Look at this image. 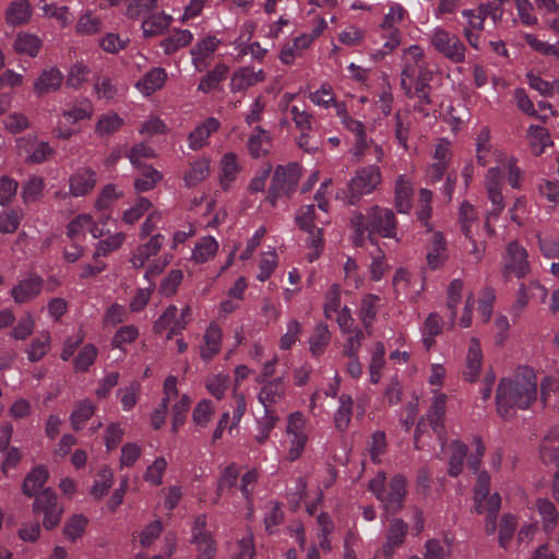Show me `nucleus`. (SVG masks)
I'll return each instance as SVG.
<instances>
[{
	"label": "nucleus",
	"instance_id": "nucleus-5",
	"mask_svg": "<svg viewBox=\"0 0 559 559\" xmlns=\"http://www.w3.org/2000/svg\"><path fill=\"white\" fill-rule=\"evenodd\" d=\"M381 182L382 174L377 165L359 167L347 183V202L352 205L357 204L364 195L374 192Z\"/></svg>",
	"mask_w": 559,
	"mask_h": 559
},
{
	"label": "nucleus",
	"instance_id": "nucleus-50",
	"mask_svg": "<svg viewBox=\"0 0 559 559\" xmlns=\"http://www.w3.org/2000/svg\"><path fill=\"white\" fill-rule=\"evenodd\" d=\"M123 123L124 120L114 111L103 114L95 124V133L100 138L111 135L120 130Z\"/></svg>",
	"mask_w": 559,
	"mask_h": 559
},
{
	"label": "nucleus",
	"instance_id": "nucleus-32",
	"mask_svg": "<svg viewBox=\"0 0 559 559\" xmlns=\"http://www.w3.org/2000/svg\"><path fill=\"white\" fill-rule=\"evenodd\" d=\"M62 117L69 123H78L83 120H91L94 115V106L88 98L75 99L62 110Z\"/></svg>",
	"mask_w": 559,
	"mask_h": 559
},
{
	"label": "nucleus",
	"instance_id": "nucleus-51",
	"mask_svg": "<svg viewBox=\"0 0 559 559\" xmlns=\"http://www.w3.org/2000/svg\"><path fill=\"white\" fill-rule=\"evenodd\" d=\"M192 39L193 35L189 31L176 29L174 33L162 40L160 46L166 55H171L180 48L189 46Z\"/></svg>",
	"mask_w": 559,
	"mask_h": 559
},
{
	"label": "nucleus",
	"instance_id": "nucleus-35",
	"mask_svg": "<svg viewBox=\"0 0 559 559\" xmlns=\"http://www.w3.org/2000/svg\"><path fill=\"white\" fill-rule=\"evenodd\" d=\"M483 366V354L480 349V345L477 338L472 337L468 352L466 355V369L464 371V377L467 381L474 382L481 370Z\"/></svg>",
	"mask_w": 559,
	"mask_h": 559
},
{
	"label": "nucleus",
	"instance_id": "nucleus-55",
	"mask_svg": "<svg viewBox=\"0 0 559 559\" xmlns=\"http://www.w3.org/2000/svg\"><path fill=\"white\" fill-rule=\"evenodd\" d=\"M464 283L462 280H453L448 287L447 307L450 310L449 324L452 329L456 319V307L462 299Z\"/></svg>",
	"mask_w": 559,
	"mask_h": 559
},
{
	"label": "nucleus",
	"instance_id": "nucleus-44",
	"mask_svg": "<svg viewBox=\"0 0 559 559\" xmlns=\"http://www.w3.org/2000/svg\"><path fill=\"white\" fill-rule=\"evenodd\" d=\"M136 168L140 169V175L134 180V189L136 192L153 190L164 178L163 174L151 165H143Z\"/></svg>",
	"mask_w": 559,
	"mask_h": 559
},
{
	"label": "nucleus",
	"instance_id": "nucleus-18",
	"mask_svg": "<svg viewBox=\"0 0 559 559\" xmlns=\"http://www.w3.org/2000/svg\"><path fill=\"white\" fill-rule=\"evenodd\" d=\"M394 207L401 214H408L413 207L414 183L406 175L396 177L394 183Z\"/></svg>",
	"mask_w": 559,
	"mask_h": 559
},
{
	"label": "nucleus",
	"instance_id": "nucleus-8",
	"mask_svg": "<svg viewBox=\"0 0 559 559\" xmlns=\"http://www.w3.org/2000/svg\"><path fill=\"white\" fill-rule=\"evenodd\" d=\"M305 428L306 419L301 412H294L288 416L286 425L288 449L285 459L289 462L300 459L306 449L308 436Z\"/></svg>",
	"mask_w": 559,
	"mask_h": 559
},
{
	"label": "nucleus",
	"instance_id": "nucleus-63",
	"mask_svg": "<svg viewBox=\"0 0 559 559\" xmlns=\"http://www.w3.org/2000/svg\"><path fill=\"white\" fill-rule=\"evenodd\" d=\"M469 112L465 105H451L443 117V120L451 127L452 131L460 130L468 119Z\"/></svg>",
	"mask_w": 559,
	"mask_h": 559
},
{
	"label": "nucleus",
	"instance_id": "nucleus-4",
	"mask_svg": "<svg viewBox=\"0 0 559 559\" xmlns=\"http://www.w3.org/2000/svg\"><path fill=\"white\" fill-rule=\"evenodd\" d=\"M432 79L433 71L429 69L424 49L418 45L405 48L402 55L401 86Z\"/></svg>",
	"mask_w": 559,
	"mask_h": 559
},
{
	"label": "nucleus",
	"instance_id": "nucleus-27",
	"mask_svg": "<svg viewBox=\"0 0 559 559\" xmlns=\"http://www.w3.org/2000/svg\"><path fill=\"white\" fill-rule=\"evenodd\" d=\"M164 236L156 234L133 252L130 262L134 269H142L151 257L156 255L163 247Z\"/></svg>",
	"mask_w": 559,
	"mask_h": 559
},
{
	"label": "nucleus",
	"instance_id": "nucleus-58",
	"mask_svg": "<svg viewBox=\"0 0 559 559\" xmlns=\"http://www.w3.org/2000/svg\"><path fill=\"white\" fill-rule=\"evenodd\" d=\"M103 28L102 20L93 12L87 11L80 16L75 25V32L82 36H91L99 33Z\"/></svg>",
	"mask_w": 559,
	"mask_h": 559
},
{
	"label": "nucleus",
	"instance_id": "nucleus-38",
	"mask_svg": "<svg viewBox=\"0 0 559 559\" xmlns=\"http://www.w3.org/2000/svg\"><path fill=\"white\" fill-rule=\"evenodd\" d=\"M167 80V73L163 68H153L138 81V90L145 96H150L160 90Z\"/></svg>",
	"mask_w": 559,
	"mask_h": 559
},
{
	"label": "nucleus",
	"instance_id": "nucleus-52",
	"mask_svg": "<svg viewBox=\"0 0 559 559\" xmlns=\"http://www.w3.org/2000/svg\"><path fill=\"white\" fill-rule=\"evenodd\" d=\"M442 318L436 312L430 313L425 320L423 326V344L427 350L435 345V337L442 332Z\"/></svg>",
	"mask_w": 559,
	"mask_h": 559
},
{
	"label": "nucleus",
	"instance_id": "nucleus-47",
	"mask_svg": "<svg viewBox=\"0 0 559 559\" xmlns=\"http://www.w3.org/2000/svg\"><path fill=\"white\" fill-rule=\"evenodd\" d=\"M173 19L165 13H151L144 21H142L143 34L147 37L160 35L168 28Z\"/></svg>",
	"mask_w": 559,
	"mask_h": 559
},
{
	"label": "nucleus",
	"instance_id": "nucleus-3",
	"mask_svg": "<svg viewBox=\"0 0 559 559\" xmlns=\"http://www.w3.org/2000/svg\"><path fill=\"white\" fill-rule=\"evenodd\" d=\"M301 176V167L297 163L277 166L269 188L267 201L273 207L280 202L286 203L296 191Z\"/></svg>",
	"mask_w": 559,
	"mask_h": 559
},
{
	"label": "nucleus",
	"instance_id": "nucleus-6",
	"mask_svg": "<svg viewBox=\"0 0 559 559\" xmlns=\"http://www.w3.org/2000/svg\"><path fill=\"white\" fill-rule=\"evenodd\" d=\"M32 511L36 516L43 518L44 528L51 531L60 524L64 509L56 492L47 488L36 495Z\"/></svg>",
	"mask_w": 559,
	"mask_h": 559
},
{
	"label": "nucleus",
	"instance_id": "nucleus-33",
	"mask_svg": "<svg viewBox=\"0 0 559 559\" xmlns=\"http://www.w3.org/2000/svg\"><path fill=\"white\" fill-rule=\"evenodd\" d=\"M459 222L466 238L480 234V221L475 207L469 202H463L459 209Z\"/></svg>",
	"mask_w": 559,
	"mask_h": 559
},
{
	"label": "nucleus",
	"instance_id": "nucleus-30",
	"mask_svg": "<svg viewBox=\"0 0 559 559\" xmlns=\"http://www.w3.org/2000/svg\"><path fill=\"white\" fill-rule=\"evenodd\" d=\"M241 171V166L235 153L228 152L219 160L218 181L223 190H228Z\"/></svg>",
	"mask_w": 559,
	"mask_h": 559
},
{
	"label": "nucleus",
	"instance_id": "nucleus-37",
	"mask_svg": "<svg viewBox=\"0 0 559 559\" xmlns=\"http://www.w3.org/2000/svg\"><path fill=\"white\" fill-rule=\"evenodd\" d=\"M240 472V467L236 463H230L222 471L217 479L214 503H217L223 496L234 491Z\"/></svg>",
	"mask_w": 559,
	"mask_h": 559
},
{
	"label": "nucleus",
	"instance_id": "nucleus-42",
	"mask_svg": "<svg viewBox=\"0 0 559 559\" xmlns=\"http://www.w3.org/2000/svg\"><path fill=\"white\" fill-rule=\"evenodd\" d=\"M272 148V139L267 131L257 127L248 139V150L252 157L259 158L266 155Z\"/></svg>",
	"mask_w": 559,
	"mask_h": 559
},
{
	"label": "nucleus",
	"instance_id": "nucleus-20",
	"mask_svg": "<svg viewBox=\"0 0 559 559\" xmlns=\"http://www.w3.org/2000/svg\"><path fill=\"white\" fill-rule=\"evenodd\" d=\"M476 511L479 514L486 513L485 532L487 535H492L497 530L496 519L501 507V498L499 493L491 496L477 497Z\"/></svg>",
	"mask_w": 559,
	"mask_h": 559
},
{
	"label": "nucleus",
	"instance_id": "nucleus-43",
	"mask_svg": "<svg viewBox=\"0 0 559 559\" xmlns=\"http://www.w3.org/2000/svg\"><path fill=\"white\" fill-rule=\"evenodd\" d=\"M48 469L40 465L33 468L25 477L22 484V491L27 497L38 495V490L44 487L48 479Z\"/></svg>",
	"mask_w": 559,
	"mask_h": 559
},
{
	"label": "nucleus",
	"instance_id": "nucleus-57",
	"mask_svg": "<svg viewBox=\"0 0 559 559\" xmlns=\"http://www.w3.org/2000/svg\"><path fill=\"white\" fill-rule=\"evenodd\" d=\"M392 285L396 298H413L412 274L404 267H399L393 276Z\"/></svg>",
	"mask_w": 559,
	"mask_h": 559
},
{
	"label": "nucleus",
	"instance_id": "nucleus-61",
	"mask_svg": "<svg viewBox=\"0 0 559 559\" xmlns=\"http://www.w3.org/2000/svg\"><path fill=\"white\" fill-rule=\"evenodd\" d=\"M174 405L171 406V415H173V431L176 432L186 421L187 413L191 405V400L187 394L180 395L178 393V397H175Z\"/></svg>",
	"mask_w": 559,
	"mask_h": 559
},
{
	"label": "nucleus",
	"instance_id": "nucleus-10",
	"mask_svg": "<svg viewBox=\"0 0 559 559\" xmlns=\"http://www.w3.org/2000/svg\"><path fill=\"white\" fill-rule=\"evenodd\" d=\"M430 82L431 81H421L401 86L408 99H416L414 110L425 118H436L438 112L431 98L432 88Z\"/></svg>",
	"mask_w": 559,
	"mask_h": 559
},
{
	"label": "nucleus",
	"instance_id": "nucleus-19",
	"mask_svg": "<svg viewBox=\"0 0 559 559\" xmlns=\"http://www.w3.org/2000/svg\"><path fill=\"white\" fill-rule=\"evenodd\" d=\"M96 173L91 167L78 168L69 178V190L73 197H83L96 186Z\"/></svg>",
	"mask_w": 559,
	"mask_h": 559
},
{
	"label": "nucleus",
	"instance_id": "nucleus-25",
	"mask_svg": "<svg viewBox=\"0 0 559 559\" xmlns=\"http://www.w3.org/2000/svg\"><path fill=\"white\" fill-rule=\"evenodd\" d=\"M448 259L447 240L441 231H435L426 254L427 264L431 270H437L442 267Z\"/></svg>",
	"mask_w": 559,
	"mask_h": 559
},
{
	"label": "nucleus",
	"instance_id": "nucleus-23",
	"mask_svg": "<svg viewBox=\"0 0 559 559\" xmlns=\"http://www.w3.org/2000/svg\"><path fill=\"white\" fill-rule=\"evenodd\" d=\"M63 79V74L58 68L44 69L33 83L34 93L38 97H43L51 92H56L61 87Z\"/></svg>",
	"mask_w": 559,
	"mask_h": 559
},
{
	"label": "nucleus",
	"instance_id": "nucleus-59",
	"mask_svg": "<svg viewBox=\"0 0 559 559\" xmlns=\"http://www.w3.org/2000/svg\"><path fill=\"white\" fill-rule=\"evenodd\" d=\"M50 349V334L48 332H41L36 338H34L26 349L27 358L32 362L39 361Z\"/></svg>",
	"mask_w": 559,
	"mask_h": 559
},
{
	"label": "nucleus",
	"instance_id": "nucleus-34",
	"mask_svg": "<svg viewBox=\"0 0 559 559\" xmlns=\"http://www.w3.org/2000/svg\"><path fill=\"white\" fill-rule=\"evenodd\" d=\"M221 41L215 36H206L191 49L192 62L198 71L206 68L205 58L211 56L219 46Z\"/></svg>",
	"mask_w": 559,
	"mask_h": 559
},
{
	"label": "nucleus",
	"instance_id": "nucleus-9",
	"mask_svg": "<svg viewBox=\"0 0 559 559\" xmlns=\"http://www.w3.org/2000/svg\"><path fill=\"white\" fill-rule=\"evenodd\" d=\"M431 44L440 53L455 63L465 60L466 47L454 34H450L442 28H436L431 36Z\"/></svg>",
	"mask_w": 559,
	"mask_h": 559
},
{
	"label": "nucleus",
	"instance_id": "nucleus-40",
	"mask_svg": "<svg viewBox=\"0 0 559 559\" xmlns=\"http://www.w3.org/2000/svg\"><path fill=\"white\" fill-rule=\"evenodd\" d=\"M538 514L542 518V525L546 533H551L558 525L559 513L555 503L548 498H538L535 502Z\"/></svg>",
	"mask_w": 559,
	"mask_h": 559
},
{
	"label": "nucleus",
	"instance_id": "nucleus-54",
	"mask_svg": "<svg viewBox=\"0 0 559 559\" xmlns=\"http://www.w3.org/2000/svg\"><path fill=\"white\" fill-rule=\"evenodd\" d=\"M309 99L312 104L322 108L334 107L336 109L337 105H345L343 102H337L335 97V93L333 87L329 83H324L314 92L309 94Z\"/></svg>",
	"mask_w": 559,
	"mask_h": 559
},
{
	"label": "nucleus",
	"instance_id": "nucleus-11",
	"mask_svg": "<svg viewBox=\"0 0 559 559\" xmlns=\"http://www.w3.org/2000/svg\"><path fill=\"white\" fill-rule=\"evenodd\" d=\"M407 495L406 478L396 474L392 477L389 490L383 493L380 501L383 503L384 512L388 515H394L403 509L404 499Z\"/></svg>",
	"mask_w": 559,
	"mask_h": 559
},
{
	"label": "nucleus",
	"instance_id": "nucleus-49",
	"mask_svg": "<svg viewBox=\"0 0 559 559\" xmlns=\"http://www.w3.org/2000/svg\"><path fill=\"white\" fill-rule=\"evenodd\" d=\"M412 121L408 112L401 110L394 114V136L404 151L409 150L408 139L411 134Z\"/></svg>",
	"mask_w": 559,
	"mask_h": 559
},
{
	"label": "nucleus",
	"instance_id": "nucleus-28",
	"mask_svg": "<svg viewBox=\"0 0 559 559\" xmlns=\"http://www.w3.org/2000/svg\"><path fill=\"white\" fill-rule=\"evenodd\" d=\"M407 524L402 519H394L388 530L386 540L382 551L385 558H391L394 550L401 547L407 535Z\"/></svg>",
	"mask_w": 559,
	"mask_h": 559
},
{
	"label": "nucleus",
	"instance_id": "nucleus-60",
	"mask_svg": "<svg viewBox=\"0 0 559 559\" xmlns=\"http://www.w3.org/2000/svg\"><path fill=\"white\" fill-rule=\"evenodd\" d=\"M451 451L449 474L456 477L463 471L464 460L467 454V447L463 442L455 440L451 443Z\"/></svg>",
	"mask_w": 559,
	"mask_h": 559
},
{
	"label": "nucleus",
	"instance_id": "nucleus-53",
	"mask_svg": "<svg viewBox=\"0 0 559 559\" xmlns=\"http://www.w3.org/2000/svg\"><path fill=\"white\" fill-rule=\"evenodd\" d=\"M95 413V405L90 400H83L75 404L70 415L71 426L75 431L81 430L85 423L92 418Z\"/></svg>",
	"mask_w": 559,
	"mask_h": 559
},
{
	"label": "nucleus",
	"instance_id": "nucleus-62",
	"mask_svg": "<svg viewBox=\"0 0 559 559\" xmlns=\"http://www.w3.org/2000/svg\"><path fill=\"white\" fill-rule=\"evenodd\" d=\"M88 520L82 514L72 515L64 524L63 535L64 537L74 543L81 538L86 530Z\"/></svg>",
	"mask_w": 559,
	"mask_h": 559
},
{
	"label": "nucleus",
	"instance_id": "nucleus-56",
	"mask_svg": "<svg viewBox=\"0 0 559 559\" xmlns=\"http://www.w3.org/2000/svg\"><path fill=\"white\" fill-rule=\"evenodd\" d=\"M157 9V0H131L126 9V15L131 20L144 21Z\"/></svg>",
	"mask_w": 559,
	"mask_h": 559
},
{
	"label": "nucleus",
	"instance_id": "nucleus-26",
	"mask_svg": "<svg viewBox=\"0 0 559 559\" xmlns=\"http://www.w3.org/2000/svg\"><path fill=\"white\" fill-rule=\"evenodd\" d=\"M285 382L282 377H277L263 384L258 399L266 412H273L272 406L280 403L285 397Z\"/></svg>",
	"mask_w": 559,
	"mask_h": 559
},
{
	"label": "nucleus",
	"instance_id": "nucleus-29",
	"mask_svg": "<svg viewBox=\"0 0 559 559\" xmlns=\"http://www.w3.org/2000/svg\"><path fill=\"white\" fill-rule=\"evenodd\" d=\"M219 127V121L214 117H210L201 124L197 126L188 136L190 148L198 151L204 147L207 144V140L211 134L216 132Z\"/></svg>",
	"mask_w": 559,
	"mask_h": 559
},
{
	"label": "nucleus",
	"instance_id": "nucleus-13",
	"mask_svg": "<svg viewBox=\"0 0 559 559\" xmlns=\"http://www.w3.org/2000/svg\"><path fill=\"white\" fill-rule=\"evenodd\" d=\"M433 163L427 168V178L430 183L440 181L452 158L451 142L447 139H440L435 147L432 155Z\"/></svg>",
	"mask_w": 559,
	"mask_h": 559
},
{
	"label": "nucleus",
	"instance_id": "nucleus-15",
	"mask_svg": "<svg viewBox=\"0 0 559 559\" xmlns=\"http://www.w3.org/2000/svg\"><path fill=\"white\" fill-rule=\"evenodd\" d=\"M508 261L504 265V275H515L518 278L524 277L530 271L526 250L518 243L512 241L507 247Z\"/></svg>",
	"mask_w": 559,
	"mask_h": 559
},
{
	"label": "nucleus",
	"instance_id": "nucleus-16",
	"mask_svg": "<svg viewBox=\"0 0 559 559\" xmlns=\"http://www.w3.org/2000/svg\"><path fill=\"white\" fill-rule=\"evenodd\" d=\"M503 174L499 167H490L485 177V186L493 209L489 215L497 217L504 209L503 195L501 192Z\"/></svg>",
	"mask_w": 559,
	"mask_h": 559
},
{
	"label": "nucleus",
	"instance_id": "nucleus-36",
	"mask_svg": "<svg viewBox=\"0 0 559 559\" xmlns=\"http://www.w3.org/2000/svg\"><path fill=\"white\" fill-rule=\"evenodd\" d=\"M354 400L349 394L343 393L338 397V407L334 413L333 421L337 431L345 432L352 420Z\"/></svg>",
	"mask_w": 559,
	"mask_h": 559
},
{
	"label": "nucleus",
	"instance_id": "nucleus-64",
	"mask_svg": "<svg viewBox=\"0 0 559 559\" xmlns=\"http://www.w3.org/2000/svg\"><path fill=\"white\" fill-rule=\"evenodd\" d=\"M94 91L99 99H114L118 95V86L112 78L97 76L94 82Z\"/></svg>",
	"mask_w": 559,
	"mask_h": 559
},
{
	"label": "nucleus",
	"instance_id": "nucleus-48",
	"mask_svg": "<svg viewBox=\"0 0 559 559\" xmlns=\"http://www.w3.org/2000/svg\"><path fill=\"white\" fill-rule=\"evenodd\" d=\"M331 341V332L325 323H318L309 338V349L316 357L321 356Z\"/></svg>",
	"mask_w": 559,
	"mask_h": 559
},
{
	"label": "nucleus",
	"instance_id": "nucleus-46",
	"mask_svg": "<svg viewBox=\"0 0 559 559\" xmlns=\"http://www.w3.org/2000/svg\"><path fill=\"white\" fill-rule=\"evenodd\" d=\"M218 247L219 245L215 238L211 236L203 237L195 243L191 259L198 264H203L216 255Z\"/></svg>",
	"mask_w": 559,
	"mask_h": 559
},
{
	"label": "nucleus",
	"instance_id": "nucleus-1",
	"mask_svg": "<svg viewBox=\"0 0 559 559\" xmlns=\"http://www.w3.org/2000/svg\"><path fill=\"white\" fill-rule=\"evenodd\" d=\"M537 399V378L532 369L523 368L511 378L502 379L496 394L497 411L503 418L513 416V408L527 409Z\"/></svg>",
	"mask_w": 559,
	"mask_h": 559
},
{
	"label": "nucleus",
	"instance_id": "nucleus-2",
	"mask_svg": "<svg viewBox=\"0 0 559 559\" xmlns=\"http://www.w3.org/2000/svg\"><path fill=\"white\" fill-rule=\"evenodd\" d=\"M350 228L354 230L353 242L356 247L365 243V233L368 237L378 235L382 238H396L399 221L392 209L372 205L366 214L355 213L350 218Z\"/></svg>",
	"mask_w": 559,
	"mask_h": 559
},
{
	"label": "nucleus",
	"instance_id": "nucleus-22",
	"mask_svg": "<svg viewBox=\"0 0 559 559\" xmlns=\"http://www.w3.org/2000/svg\"><path fill=\"white\" fill-rule=\"evenodd\" d=\"M163 393L164 397L160 404L151 416V421L155 429H159L164 425L169 403L173 402L175 397H178L177 378L175 376L166 378Z\"/></svg>",
	"mask_w": 559,
	"mask_h": 559
},
{
	"label": "nucleus",
	"instance_id": "nucleus-21",
	"mask_svg": "<svg viewBox=\"0 0 559 559\" xmlns=\"http://www.w3.org/2000/svg\"><path fill=\"white\" fill-rule=\"evenodd\" d=\"M43 285L44 280L39 275H31L13 286L11 296L16 304H26L40 294Z\"/></svg>",
	"mask_w": 559,
	"mask_h": 559
},
{
	"label": "nucleus",
	"instance_id": "nucleus-39",
	"mask_svg": "<svg viewBox=\"0 0 559 559\" xmlns=\"http://www.w3.org/2000/svg\"><path fill=\"white\" fill-rule=\"evenodd\" d=\"M32 16V4L28 0H16L9 4L5 11V21L9 25L26 24Z\"/></svg>",
	"mask_w": 559,
	"mask_h": 559
},
{
	"label": "nucleus",
	"instance_id": "nucleus-45",
	"mask_svg": "<svg viewBox=\"0 0 559 559\" xmlns=\"http://www.w3.org/2000/svg\"><path fill=\"white\" fill-rule=\"evenodd\" d=\"M229 68L224 63H217L200 81L198 90L204 94L215 91L226 79Z\"/></svg>",
	"mask_w": 559,
	"mask_h": 559
},
{
	"label": "nucleus",
	"instance_id": "nucleus-7",
	"mask_svg": "<svg viewBox=\"0 0 559 559\" xmlns=\"http://www.w3.org/2000/svg\"><path fill=\"white\" fill-rule=\"evenodd\" d=\"M447 395L440 392H436L429 412L427 414V421L429 423L433 433L442 442L445 440L444 429V414H445ZM426 419H421L416 427L415 432V448L420 450V436L424 433L426 428Z\"/></svg>",
	"mask_w": 559,
	"mask_h": 559
},
{
	"label": "nucleus",
	"instance_id": "nucleus-17",
	"mask_svg": "<svg viewBox=\"0 0 559 559\" xmlns=\"http://www.w3.org/2000/svg\"><path fill=\"white\" fill-rule=\"evenodd\" d=\"M212 170V159L207 156H198L188 163L187 169L182 175L185 186L194 188L206 180Z\"/></svg>",
	"mask_w": 559,
	"mask_h": 559
},
{
	"label": "nucleus",
	"instance_id": "nucleus-41",
	"mask_svg": "<svg viewBox=\"0 0 559 559\" xmlns=\"http://www.w3.org/2000/svg\"><path fill=\"white\" fill-rule=\"evenodd\" d=\"M43 47V40L35 34L20 32L13 44V49L19 55L36 57Z\"/></svg>",
	"mask_w": 559,
	"mask_h": 559
},
{
	"label": "nucleus",
	"instance_id": "nucleus-12",
	"mask_svg": "<svg viewBox=\"0 0 559 559\" xmlns=\"http://www.w3.org/2000/svg\"><path fill=\"white\" fill-rule=\"evenodd\" d=\"M314 205L310 204L300 209L296 221L300 229L310 235L309 245L314 249L313 258H318L324 247V240L322 237V228H318L314 224Z\"/></svg>",
	"mask_w": 559,
	"mask_h": 559
},
{
	"label": "nucleus",
	"instance_id": "nucleus-24",
	"mask_svg": "<svg viewBox=\"0 0 559 559\" xmlns=\"http://www.w3.org/2000/svg\"><path fill=\"white\" fill-rule=\"evenodd\" d=\"M266 75L262 69L254 70L251 67H242L236 70L230 79L231 92H242L251 86L265 81Z\"/></svg>",
	"mask_w": 559,
	"mask_h": 559
},
{
	"label": "nucleus",
	"instance_id": "nucleus-31",
	"mask_svg": "<svg viewBox=\"0 0 559 559\" xmlns=\"http://www.w3.org/2000/svg\"><path fill=\"white\" fill-rule=\"evenodd\" d=\"M382 307L380 296L376 294H365L360 299L358 317L368 333Z\"/></svg>",
	"mask_w": 559,
	"mask_h": 559
},
{
	"label": "nucleus",
	"instance_id": "nucleus-14",
	"mask_svg": "<svg viewBox=\"0 0 559 559\" xmlns=\"http://www.w3.org/2000/svg\"><path fill=\"white\" fill-rule=\"evenodd\" d=\"M223 329L217 322H211L204 331L202 342L199 345V354L202 360L210 361L222 350Z\"/></svg>",
	"mask_w": 559,
	"mask_h": 559
}]
</instances>
